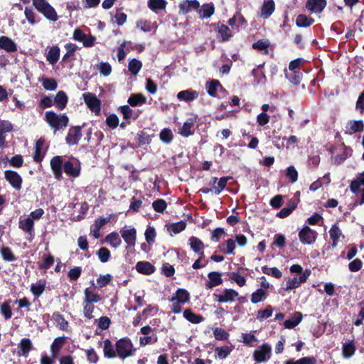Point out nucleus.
<instances>
[{
	"instance_id": "c9c22d12",
	"label": "nucleus",
	"mask_w": 364,
	"mask_h": 364,
	"mask_svg": "<svg viewBox=\"0 0 364 364\" xmlns=\"http://www.w3.org/2000/svg\"><path fill=\"white\" fill-rule=\"evenodd\" d=\"M356 350V347L354 340L348 341L343 343L342 346V355L345 358H350L352 357Z\"/></svg>"
},
{
	"instance_id": "79ce46f5",
	"label": "nucleus",
	"mask_w": 364,
	"mask_h": 364,
	"mask_svg": "<svg viewBox=\"0 0 364 364\" xmlns=\"http://www.w3.org/2000/svg\"><path fill=\"white\" fill-rule=\"evenodd\" d=\"M46 282L44 279L38 280L31 286V291L35 297H39L46 289Z\"/></svg>"
},
{
	"instance_id": "dca6fc26",
	"label": "nucleus",
	"mask_w": 364,
	"mask_h": 364,
	"mask_svg": "<svg viewBox=\"0 0 364 364\" xmlns=\"http://www.w3.org/2000/svg\"><path fill=\"white\" fill-rule=\"evenodd\" d=\"M63 159L60 156H55L50 160V168L55 178L60 180L63 178Z\"/></svg>"
},
{
	"instance_id": "6e6d98bb",
	"label": "nucleus",
	"mask_w": 364,
	"mask_h": 364,
	"mask_svg": "<svg viewBox=\"0 0 364 364\" xmlns=\"http://www.w3.org/2000/svg\"><path fill=\"white\" fill-rule=\"evenodd\" d=\"M232 179V176H224L218 179L217 186L213 187L215 194L219 195L225 188L228 181Z\"/></svg>"
},
{
	"instance_id": "13d9d810",
	"label": "nucleus",
	"mask_w": 364,
	"mask_h": 364,
	"mask_svg": "<svg viewBox=\"0 0 364 364\" xmlns=\"http://www.w3.org/2000/svg\"><path fill=\"white\" fill-rule=\"evenodd\" d=\"M102 299L100 294L93 293L88 288L85 289L84 301L94 304L100 301Z\"/></svg>"
},
{
	"instance_id": "a18cd8bd",
	"label": "nucleus",
	"mask_w": 364,
	"mask_h": 364,
	"mask_svg": "<svg viewBox=\"0 0 364 364\" xmlns=\"http://www.w3.org/2000/svg\"><path fill=\"white\" fill-rule=\"evenodd\" d=\"M147 5L152 11L156 13L159 10H164L167 2L165 0H148Z\"/></svg>"
},
{
	"instance_id": "864d4df0",
	"label": "nucleus",
	"mask_w": 364,
	"mask_h": 364,
	"mask_svg": "<svg viewBox=\"0 0 364 364\" xmlns=\"http://www.w3.org/2000/svg\"><path fill=\"white\" fill-rule=\"evenodd\" d=\"M24 15L26 20L31 26L35 25L41 21L40 18H37V16L31 7L26 6L25 8Z\"/></svg>"
},
{
	"instance_id": "774afa93",
	"label": "nucleus",
	"mask_w": 364,
	"mask_h": 364,
	"mask_svg": "<svg viewBox=\"0 0 364 364\" xmlns=\"http://www.w3.org/2000/svg\"><path fill=\"white\" fill-rule=\"evenodd\" d=\"M97 255L101 262L105 263L110 258V251L107 247H101L97 252Z\"/></svg>"
},
{
	"instance_id": "de8ad7c7",
	"label": "nucleus",
	"mask_w": 364,
	"mask_h": 364,
	"mask_svg": "<svg viewBox=\"0 0 364 364\" xmlns=\"http://www.w3.org/2000/svg\"><path fill=\"white\" fill-rule=\"evenodd\" d=\"M105 241L109 243L114 248L119 247L122 244V240L117 232H112L108 234L105 237Z\"/></svg>"
},
{
	"instance_id": "052dcab7",
	"label": "nucleus",
	"mask_w": 364,
	"mask_h": 364,
	"mask_svg": "<svg viewBox=\"0 0 364 364\" xmlns=\"http://www.w3.org/2000/svg\"><path fill=\"white\" fill-rule=\"evenodd\" d=\"M41 81L43 88L46 90L53 91L58 87V82L54 78L42 77Z\"/></svg>"
},
{
	"instance_id": "e2e57ef3",
	"label": "nucleus",
	"mask_w": 364,
	"mask_h": 364,
	"mask_svg": "<svg viewBox=\"0 0 364 364\" xmlns=\"http://www.w3.org/2000/svg\"><path fill=\"white\" fill-rule=\"evenodd\" d=\"M262 271L267 275H270L274 278L280 279L282 277V272L277 267H268L267 266H263Z\"/></svg>"
},
{
	"instance_id": "69168bd1",
	"label": "nucleus",
	"mask_w": 364,
	"mask_h": 364,
	"mask_svg": "<svg viewBox=\"0 0 364 364\" xmlns=\"http://www.w3.org/2000/svg\"><path fill=\"white\" fill-rule=\"evenodd\" d=\"M232 348L228 346L216 347L215 349L216 353L215 357L220 359H225L230 354Z\"/></svg>"
},
{
	"instance_id": "c03bdc74",
	"label": "nucleus",
	"mask_w": 364,
	"mask_h": 364,
	"mask_svg": "<svg viewBox=\"0 0 364 364\" xmlns=\"http://www.w3.org/2000/svg\"><path fill=\"white\" fill-rule=\"evenodd\" d=\"M188 245L194 252H199L201 250H204L205 245L203 242L196 236H191L188 239Z\"/></svg>"
},
{
	"instance_id": "09e8293b",
	"label": "nucleus",
	"mask_w": 364,
	"mask_h": 364,
	"mask_svg": "<svg viewBox=\"0 0 364 364\" xmlns=\"http://www.w3.org/2000/svg\"><path fill=\"white\" fill-rule=\"evenodd\" d=\"M270 43L268 39H259L252 44V48L258 50H263L265 55L269 54Z\"/></svg>"
},
{
	"instance_id": "37998d69",
	"label": "nucleus",
	"mask_w": 364,
	"mask_h": 364,
	"mask_svg": "<svg viewBox=\"0 0 364 364\" xmlns=\"http://www.w3.org/2000/svg\"><path fill=\"white\" fill-rule=\"evenodd\" d=\"M65 343V337H58L54 339L53 342L50 346V350L53 358H55L58 354L59 351Z\"/></svg>"
},
{
	"instance_id": "9d476101",
	"label": "nucleus",
	"mask_w": 364,
	"mask_h": 364,
	"mask_svg": "<svg viewBox=\"0 0 364 364\" xmlns=\"http://www.w3.org/2000/svg\"><path fill=\"white\" fill-rule=\"evenodd\" d=\"M300 241L304 244H313L317 237V232L309 226H304L299 232Z\"/></svg>"
},
{
	"instance_id": "a878e982",
	"label": "nucleus",
	"mask_w": 364,
	"mask_h": 364,
	"mask_svg": "<svg viewBox=\"0 0 364 364\" xmlns=\"http://www.w3.org/2000/svg\"><path fill=\"white\" fill-rule=\"evenodd\" d=\"M53 101L55 107L58 110H63L67 106L68 102V97L65 91L60 90L56 93L53 99Z\"/></svg>"
},
{
	"instance_id": "5701e85b",
	"label": "nucleus",
	"mask_w": 364,
	"mask_h": 364,
	"mask_svg": "<svg viewBox=\"0 0 364 364\" xmlns=\"http://www.w3.org/2000/svg\"><path fill=\"white\" fill-rule=\"evenodd\" d=\"M135 269L139 273L144 275H151L156 270L155 267L147 261L138 262L136 264Z\"/></svg>"
},
{
	"instance_id": "0eeeda50",
	"label": "nucleus",
	"mask_w": 364,
	"mask_h": 364,
	"mask_svg": "<svg viewBox=\"0 0 364 364\" xmlns=\"http://www.w3.org/2000/svg\"><path fill=\"white\" fill-rule=\"evenodd\" d=\"M120 234L127 244L125 247L127 250L135 246L136 242V230L135 228L126 229V227H124L120 230Z\"/></svg>"
},
{
	"instance_id": "7ed1b4c3",
	"label": "nucleus",
	"mask_w": 364,
	"mask_h": 364,
	"mask_svg": "<svg viewBox=\"0 0 364 364\" xmlns=\"http://www.w3.org/2000/svg\"><path fill=\"white\" fill-rule=\"evenodd\" d=\"M33 6L43 16L53 22L58 19L55 9L46 0H32Z\"/></svg>"
},
{
	"instance_id": "473e14b6",
	"label": "nucleus",
	"mask_w": 364,
	"mask_h": 364,
	"mask_svg": "<svg viewBox=\"0 0 364 364\" xmlns=\"http://www.w3.org/2000/svg\"><path fill=\"white\" fill-rule=\"evenodd\" d=\"M152 136L144 131H139L135 136L136 147H141L144 145H148L151 142Z\"/></svg>"
},
{
	"instance_id": "20e7f679",
	"label": "nucleus",
	"mask_w": 364,
	"mask_h": 364,
	"mask_svg": "<svg viewBox=\"0 0 364 364\" xmlns=\"http://www.w3.org/2000/svg\"><path fill=\"white\" fill-rule=\"evenodd\" d=\"M45 120L49 126L55 131L60 130L68 126L69 119L65 114H57L53 111H47L45 114Z\"/></svg>"
},
{
	"instance_id": "ddd939ff",
	"label": "nucleus",
	"mask_w": 364,
	"mask_h": 364,
	"mask_svg": "<svg viewBox=\"0 0 364 364\" xmlns=\"http://www.w3.org/2000/svg\"><path fill=\"white\" fill-rule=\"evenodd\" d=\"M14 130L13 124L8 120H0V148L4 149L7 146L4 134Z\"/></svg>"
},
{
	"instance_id": "7c9ffc66",
	"label": "nucleus",
	"mask_w": 364,
	"mask_h": 364,
	"mask_svg": "<svg viewBox=\"0 0 364 364\" xmlns=\"http://www.w3.org/2000/svg\"><path fill=\"white\" fill-rule=\"evenodd\" d=\"M205 89L207 90L208 94L210 96L215 97L217 96L218 90H224V87H223L219 80H211L206 82Z\"/></svg>"
},
{
	"instance_id": "aec40b11",
	"label": "nucleus",
	"mask_w": 364,
	"mask_h": 364,
	"mask_svg": "<svg viewBox=\"0 0 364 364\" xmlns=\"http://www.w3.org/2000/svg\"><path fill=\"white\" fill-rule=\"evenodd\" d=\"M118 111L123 115L124 120L134 119L136 120L140 115L139 110L134 111L130 108L129 105H122L118 108Z\"/></svg>"
},
{
	"instance_id": "6e6552de",
	"label": "nucleus",
	"mask_w": 364,
	"mask_h": 364,
	"mask_svg": "<svg viewBox=\"0 0 364 364\" xmlns=\"http://www.w3.org/2000/svg\"><path fill=\"white\" fill-rule=\"evenodd\" d=\"M85 124H83L82 127L80 126H73L71 127L67 136L65 137V142L69 146L77 145L82 137V128L85 127Z\"/></svg>"
},
{
	"instance_id": "8fccbe9b",
	"label": "nucleus",
	"mask_w": 364,
	"mask_h": 364,
	"mask_svg": "<svg viewBox=\"0 0 364 364\" xmlns=\"http://www.w3.org/2000/svg\"><path fill=\"white\" fill-rule=\"evenodd\" d=\"M314 20L312 18H309L305 14H299L296 17V25L299 27H309L312 25Z\"/></svg>"
},
{
	"instance_id": "2f4dec72",
	"label": "nucleus",
	"mask_w": 364,
	"mask_h": 364,
	"mask_svg": "<svg viewBox=\"0 0 364 364\" xmlns=\"http://www.w3.org/2000/svg\"><path fill=\"white\" fill-rule=\"evenodd\" d=\"M275 10V4L273 0H264L261 7L260 15L264 18H268L271 16Z\"/></svg>"
},
{
	"instance_id": "9b49d317",
	"label": "nucleus",
	"mask_w": 364,
	"mask_h": 364,
	"mask_svg": "<svg viewBox=\"0 0 364 364\" xmlns=\"http://www.w3.org/2000/svg\"><path fill=\"white\" fill-rule=\"evenodd\" d=\"M239 296L237 291L232 289H225L222 294H214L213 296L218 303H226L233 301Z\"/></svg>"
},
{
	"instance_id": "4be33fe9",
	"label": "nucleus",
	"mask_w": 364,
	"mask_h": 364,
	"mask_svg": "<svg viewBox=\"0 0 364 364\" xmlns=\"http://www.w3.org/2000/svg\"><path fill=\"white\" fill-rule=\"evenodd\" d=\"M329 235L330 238L332 240L331 246L333 248H335L338 245L339 240L341 237L343 238L345 237L344 235L342 233V231L338 226V223H334L331 226L329 230Z\"/></svg>"
},
{
	"instance_id": "4468645a",
	"label": "nucleus",
	"mask_w": 364,
	"mask_h": 364,
	"mask_svg": "<svg viewBox=\"0 0 364 364\" xmlns=\"http://www.w3.org/2000/svg\"><path fill=\"white\" fill-rule=\"evenodd\" d=\"M179 14L186 15L192 10H199L200 3L198 0H183L179 5Z\"/></svg>"
},
{
	"instance_id": "bf43d9fd",
	"label": "nucleus",
	"mask_w": 364,
	"mask_h": 364,
	"mask_svg": "<svg viewBox=\"0 0 364 364\" xmlns=\"http://www.w3.org/2000/svg\"><path fill=\"white\" fill-rule=\"evenodd\" d=\"M273 314V309L271 305H268L265 309H260L258 310L257 312V318L262 321L272 316Z\"/></svg>"
},
{
	"instance_id": "4d7b16f0",
	"label": "nucleus",
	"mask_w": 364,
	"mask_h": 364,
	"mask_svg": "<svg viewBox=\"0 0 364 364\" xmlns=\"http://www.w3.org/2000/svg\"><path fill=\"white\" fill-rule=\"evenodd\" d=\"M142 68V63L136 58H133L129 60L128 64L129 71L134 75L138 74Z\"/></svg>"
},
{
	"instance_id": "603ef678",
	"label": "nucleus",
	"mask_w": 364,
	"mask_h": 364,
	"mask_svg": "<svg viewBox=\"0 0 364 364\" xmlns=\"http://www.w3.org/2000/svg\"><path fill=\"white\" fill-rule=\"evenodd\" d=\"M364 186V171L359 174L356 179L351 181L350 189L352 193H357L360 191V186Z\"/></svg>"
},
{
	"instance_id": "49530a36",
	"label": "nucleus",
	"mask_w": 364,
	"mask_h": 364,
	"mask_svg": "<svg viewBox=\"0 0 364 364\" xmlns=\"http://www.w3.org/2000/svg\"><path fill=\"white\" fill-rule=\"evenodd\" d=\"M268 293L263 289H258L251 295V301L253 304H257L266 299Z\"/></svg>"
},
{
	"instance_id": "423d86ee",
	"label": "nucleus",
	"mask_w": 364,
	"mask_h": 364,
	"mask_svg": "<svg viewBox=\"0 0 364 364\" xmlns=\"http://www.w3.org/2000/svg\"><path fill=\"white\" fill-rule=\"evenodd\" d=\"M311 273L310 269H306L299 278L297 277L289 278L286 284V290L289 291L299 287L301 284L306 282Z\"/></svg>"
},
{
	"instance_id": "680f3d73",
	"label": "nucleus",
	"mask_w": 364,
	"mask_h": 364,
	"mask_svg": "<svg viewBox=\"0 0 364 364\" xmlns=\"http://www.w3.org/2000/svg\"><path fill=\"white\" fill-rule=\"evenodd\" d=\"M316 359L314 356L303 357L296 361L294 359H289L284 364H316Z\"/></svg>"
},
{
	"instance_id": "58836bf2",
	"label": "nucleus",
	"mask_w": 364,
	"mask_h": 364,
	"mask_svg": "<svg viewBox=\"0 0 364 364\" xmlns=\"http://www.w3.org/2000/svg\"><path fill=\"white\" fill-rule=\"evenodd\" d=\"M183 317L189 322L198 324L204 321V317L200 314H195L191 309H186L183 311Z\"/></svg>"
},
{
	"instance_id": "e433bc0d",
	"label": "nucleus",
	"mask_w": 364,
	"mask_h": 364,
	"mask_svg": "<svg viewBox=\"0 0 364 364\" xmlns=\"http://www.w3.org/2000/svg\"><path fill=\"white\" fill-rule=\"evenodd\" d=\"M303 315L299 311H296L292 314L289 319H287L284 322V326L286 328L291 329L296 327L302 320Z\"/></svg>"
},
{
	"instance_id": "f704fd0d",
	"label": "nucleus",
	"mask_w": 364,
	"mask_h": 364,
	"mask_svg": "<svg viewBox=\"0 0 364 364\" xmlns=\"http://www.w3.org/2000/svg\"><path fill=\"white\" fill-rule=\"evenodd\" d=\"M127 102L131 107L141 106L146 103V97L142 93H133L128 98Z\"/></svg>"
},
{
	"instance_id": "1a4fd4ad",
	"label": "nucleus",
	"mask_w": 364,
	"mask_h": 364,
	"mask_svg": "<svg viewBox=\"0 0 364 364\" xmlns=\"http://www.w3.org/2000/svg\"><path fill=\"white\" fill-rule=\"evenodd\" d=\"M4 178L15 190L20 191L21 189L23 179L16 171L12 170L5 171Z\"/></svg>"
},
{
	"instance_id": "f8f14e48",
	"label": "nucleus",
	"mask_w": 364,
	"mask_h": 364,
	"mask_svg": "<svg viewBox=\"0 0 364 364\" xmlns=\"http://www.w3.org/2000/svg\"><path fill=\"white\" fill-rule=\"evenodd\" d=\"M271 346L267 343L263 344L259 349L254 351L253 357L256 362L262 363L267 360L271 354Z\"/></svg>"
},
{
	"instance_id": "f3484780",
	"label": "nucleus",
	"mask_w": 364,
	"mask_h": 364,
	"mask_svg": "<svg viewBox=\"0 0 364 364\" xmlns=\"http://www.w3.org/2000/svg\"><path fill=\"white\" fill-rule=\"evenodd\" d=\"M197 117L188 118L179 128L178 134L183 137H188L194 134L193 127L196 122Z\"/></svg>"
},
{
	"instance_id": "72a5a7b5",
	"label": "nucleus",
	"mask_w": 364,
	"mask_h": 364,
	"mask_svg": "<svg viewBox=\"0 0 364 364\" xmlns=\"http://www.w3.org/2000/svg\"><path fill=\"white\" fill-rule=\"evenodd\" d=\"M103 353L104 356L108 359H112L117 356L116 348H114L112 341L108 338L104 341Z\"/></svg>"
},
{
	"instance_id": "412c9836",
	"label": "nucleus",
	"mask_w": 364,
	"mask_h": 364,
	"mask_svg": "<svg viewBox=\"0 0 364 364\" xmlns=\"http://www.w3.org/2000/svg\"><path fill=\"white\" fill-rule=\"evenodd\" d=\"M199 96L198 92L196 90L192 89H188L180 91L177 94V98L180 101H184L186 102H191L196 100Z\"/></svg>"
},
{
	"instance_id": "0e129e2a",
	"label": "nucleus",
	"mask_w": 364,
	"mask_h": 364,
	"mask_svg": "<svg viewBox=\"0 0 364 364\" xmlns=\"http://www.w3.org/2000/svg\"><path fill=\"white\" fill-rule=\"evenodd\" d=\"M159 138L163 142L170 144L173 141V134L169 128H164L161 131Z\"/></svg>"
},
{
	"instance_id": "4c0bfd02",
	"label": "nucleus",
	"mask_w": 364,
	"mask_h": 364,
	"mask_svg": "<svg viewBox=\"0 0 364 364\" xmlns=\"http://www.w3.org/2000/svg\"><path fill=\"white\" fill-rule=\"evenodd\" d=\"M201 18H208L215 12V6L213 3L204 4L199 10H197Z\"/></svg>"
},
{
	"instance_id": "a19ab883",
	"label": "nucleus",
	"mask_w": 364,
	"mask_h": 364,
	"mask_svg": "<svg viewBox=\"0 0 364 364\" xmlns=\"http://www.w3.org/2000/svg\"><path fill=\"white\" fill-rule=\"evenodd\" d=\"M220 251L226 255H234V250L236 247L235 241L230 238L223 242L220 246Z\"/></svg>"
},
{
	"instance_id": "c756f323",
	"label": "nucleus",
	"mask_w": 364,
	"mask_h": 364,
	"mask_svg": "<svg viewBox=\"0 0 364 364\" xmlns=\"http://www.w3.org/2000/svg\"><path fill=\"white\" fill-rule=\"evenodd\" d=\"M44 144L45 139L43 138H40L36 141L34 146V154L33 156V161L36 163H41L45 156V152L43 153L42 151Z\"/></svg>"
},
{
	"instance_id": "f257e3e1",
	"label": "nucleus",
	"mask_w": 364,
	"mask_h": 364,
	"mask_svg": "<svg viewBox=\"0 0 364 364\" xmlns=\"http://www.w3.org/2000/svg\"><path fill=\"white\" fill-rule=\"evenodd\" d=\"M191 299L189 292L182 288H178L169 299L172 302L171 311L173 314H180L182 311L181 305L189 303Z\"/></svg>"
},
{
	"instance_id": "bb28decb",
	"label": "nucleus",
	"mask_w": 364,
	"mask_h": 364,
	"mask_svg": "<svg viewBox=\"0 0 364 364\" xmlns=\"http://www.w3.org/2000/svg\"><path fill=\"white\" fill-rule=\"evenodd\" d=\"M18 350L17 355L18 356L27 357L29 352L33 348V344L29 338H22L20 343L18 344Z\"/></svg>"
},
{
	"instance_id": "ea45409f",
	"label": "nucleus",
	"mask_w": 364,
	"mask_h": 364,
	"mask_svg": "<svg viewBox=\"0 0 364 364\" xmlns=\"http://www.w3.org/2000/svg\"><path fill=\"white\" fill-rule=\"evenodd\" d=\"M60 53V48L58 46H53L50 48L46 55V60L50 64L55 65L59 60Z\"/></svg>"
},
{
	"instance_id": "5fc2aeb1",
	"label": "nucleus",
	"mask_w": 364,
	"mask_h": 364,
	"mask_svg": "<svg viewBox=\"0 0 364 364\" xmlns=\"http://www.w3.org/2000/svg\"><path fill=\"white\" fill-rule=\"evenodd\" d=\"M0 254L2 259L6 262H14L16 260V257L9 247L3 246L0 248Z\"/></svg>"
},
{
	"instance_id": "393cba45",
	"label": "nucleus",
	"mask_w": 364,
	"mask_h": 364,
	"mask_svg": "<svg viewBox=\"0 0 364 364\" xmlns=\"http://www.w3.org/2000/svg\"><path fill=\"white\" fill-rule=\"evenodd\" d=\"M18 228L28 233L31 237H33L35 235L34 222L30 217L25 219H20Z\"/></svg>"
},
{
	"instance_id": "39448f33",
	"label": "nucleus",
	"mask_w": 364,
	"mask_h": 364,
	"mask_svg": "<svg viewBox=\"0 0 364 364\" xmlns=\"http://www.w3.org/2000/svg\"><path fill=\"white\" fill-rule=\"evenodd\" d=\"M83 99L88 108L96 115H99L101 112V102L96 95L91 92L83 94Z\"/></svg>"
},
{
	"instance_id": "cd10ccee",
	"label": "nucleus",
	"mask_w": 364,
	"mask_h": 364,
	"mask_svg": "<svg viewBox=\"0 0 364 364\" xmlns=\"http://www.w3.org/2000/svg\"><path fill=\"white\" fill-rule=\"evenodd\" d=\"M215 26L216 31L220 37L219 41H228L232 37V33L228 26L220 23H218Z\"/></svg>"
},
{
	"instance_id": "f03ea898",
	"label": "nucleus",
	"mask_w": 364,
	"mask_h": 364,
	"mask_svg": "<svg viewBox=\"0 0 364 364\" xmlns=\"http://www.w3.org/2000/svg\"><path fill=\"white\" fill-rule=\"evenodd\" d=\"M115 348L117 356L122 360L132 356L136 350L134 347L131 339L127 336L123 337L117 341Z\"/></svg>"
},
{
	"instance_id": "338daca9",
	"label": "nucleus",
	"mask_w": 364,
	"mask_h": 364,
	"mask_svg": "<svg viewBox=\"0 0 364 364\" xmlns=\"http://www.w3.org/2000/svg\"><path fill=\"white\" fill-rule=\"evenodd\" d=\"M213 335L218 341H227L230 334L223 328L216 327L213 329Z\"/></svg>"
},
{
	"instance_id": "3c124183",
	"label": "nucleus",
	"mask_w": 364,
	"mask_h": 364,
	"mask_svg": "<svg viewBox=\"0 0 364 364\" xmlns=\"http://www.w3.org/2000/svg\"><path fill=\"white\" fill-rule=\"evenodd\" d=\"M52 318L53 321L59 325L60 330L68 331V328L69 326L68 322L65 319L62 314L58 311H55L53 314Z\"/></svg>"
},
{
	"instance_id": "c85d7f7f",
	"label": "nucleus",
	"mask_w": 364,
	"mask_h": 364,
	"mask_svg": "<svg viewBox=\"0 0 364 364\" xmlns=\"http://www.w3.org/2000/svg\"><path fill=\"white\" fill-rule=\"evenodd\" d=\"M0 48L8 53H14L17 50L16 43L7 36H0Z\"/></svg>"
},
{
	"instance_id": "6ab92c4d",
	"label": "nucleus",
	"mask_w": 364,
	"mask_h": 364,
	"mask_svg": "<svg viewBox=\"0 0 364 364\" xmlns=\"http://www.w3.org/2000/svg\"><path fill=\"white\" fill-rule=\"evenodd\" d=\"M345 133L352 135L356 132H362L364 130V122L363 120H350L347 126Z\"/></svg>"
},
{
	"instance_id": "b1692460",
	"label": "nucleus",
	"mask_w": 364,
	"mask_h": 364,
	"mask_svg": "<svg viewBox=\"0 0 364 364\" xmlns=\"http://www.w3.org/2000/svg\"><path fill=\"white\" fill-rule=\"evenodd\" d=\"M64 172L70 177L77 178L80 174V164L74 165L70 161H66L63 164Z\"/></svg>"
},
{
	"instance_id": "a211bd4d",
	"label": "nucleus",
	"mask_w": 364,
	"mask_h": 364,
	"mask_svg": "<svg viewBox=\"0 0 364 364\" xmlns=\"http://www.w3.org/2000/svg\"><path fill=\"white\" fill-rule=\"evenodd\" d=\"M326 5V0H307L306 8L313 13L321 14Z\"/></svg>"
},
{
	"instance_id": "2eb2a0df",
	"label": "nucleus",
	"mask_w": 364,
	"mask_h": 364,
	"mask_svg": "<svg viewBox=\"0 0 364 364\" xmlns=\"http://www.w3.org/2000/svg\"><path fill=\"white\" fill-rule=\"evenodd\" d=\"M208 280L205 282V289L207 290L211 289L213 287L221 285L223 282L222 279V274L219 272H210L208 274Z\"/></svg>"
}]
</instances>
